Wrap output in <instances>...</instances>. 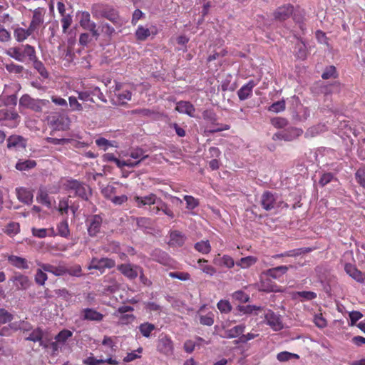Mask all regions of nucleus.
I'll list each match as a JSON object with an SVG mask.
<instances>
[{"label": "nucleus", "mask_w": 365, "mask_h": 365, "mask_svg": "<svg viewBox=\"0 0 365 365\" xmlns=\"http://www.w3.org/2000/svg\"><path fill=\"white\" fill-rule=\"evenodd\" d=\"M207 262L208 261L203 258L197 260L200 270L209 276H213L216 273V269L213 266L207 264Z\"/></svg>", "instance_id": "nucleus-34"}, {"label": "nucleus", "mask_w": 365, "mask_h": 365, "mask_svg": "<svg viewBox=\"0 0 365 365\" xmlns=\"http://www.w3.org/2000/svg\"><path fill=\"white\" fill-rule=\"evenodd\" d=\"M264 319L266 323L274 331L282 329L283 324L279 316L276 314L274 312L267 310L264 313Z\"/></svg>", "instance_id": "nucleus-15"}, {"label": "nucleus", "mask_w": 365, "mask_h": 365, "mask_svg": "<svg viewBox=\"0 0 365 365\" xmlns=\"http://www.w3.org/2000/svg\"><path fill=\"white\" fill-rule=\"evenodd\" d=\"M289 270V267L286 265H281L274 268H270L262 272L265 277H268L274 279H279L284 274Z\"/></svg>", "instance_id": "nucleus-16"}, {"label": "nucleus", "mask_w": 365, "mask_h": 365, "mask_svg": "<svg viewBox=\"0 0 365 365\" xmlns=\"http://www.w3.org/2000/svg\"><path fill=\"white\" fill-rule=\"evenodd\" d=\"M46 11L43 8H37L33 11L32 19L29 28L33 33L37 32L44 21Z\"/></svg>", "instance_id": "nucleus-10"}, {"label": "nucleus", "mask_w": 365, "mask_h": 365, "mask_svg": "<svg viewBox=\"0 0 365 365\" xmlns=\"http://www.w3.org/2000/svg\"><path fill=\"white\" fill-rule=\"evenodd\" d=\"M100 28L101 32L108 36H111L115 33V29L108 23L102 22Z\"/></svg>", "instance_id": "nucleus-62"}, {"label": "nucleus", "mask_w": 365, "mask_h": 365, "mask_svg": "<svg viewBox=\"0 0 365 365\" xmlns=\"http://www.w3.org/2000/svg\"><path fill=\"white\" fill-rule=\"evenodd\" d=\"M307 48L305 43L303 41H299L295 45L294 55L300 60H305L307 57Z\"/></svg>", "instance_id": "nucleus-33"}, {"label": "nucleus", "mask_w": 365, "mask_h": 365, "mask_svg": "<svg viewBox=\"0 0 365 365\" xmlns=\"http://www.w3.org/2000/svg\"><path fill=\"white\" fill-rule=\"evenodd\" d=\"M200 322L202 325L212 326L214 324V314L209 312L206 315L200 316Z\"/></svg>", "instance_id": "nucleus-60"}, {"label": "nucleus", "mask_w": 365, "mask_h": 365, "mask_svg": "<svg viewBox=\"0 0 365 365\" xmlns=\"http://www.w3.org/2000/svg\"><path fill=\"white\" fill-rule=\"evenodd\" d=\"M245 324H239L237 326L233 327L231 329H227L225 331V337L228 339H233L236 337H239L242 335L245 330Z\"/></svg>", "instance_id": "nucleus-27"}, {"label": "nucleus", "mask_w": 365, "mask_h": 365, "mask_svg": "<svg viewBox=\"0 0 365 365\" xmlns=\"http://www.w3.org/2000/svg\"><path fill=\"white\" fill-rule=\"evenodd\" d=\"M13 315L5 309H0V325L11 322Z\"/></svg>", "instance_id": "nucleus-53"}, {"label": "nucleus", "mask_w": 365, "mask_h": 365, "mask_svg": "<svg viewBox=\"0 0 365 365\" xmlns=\"http://www.w3.org/2000/svg\"><path fill=\"white\" fill-rule=\"evenodd\" d=\"M170 244L173 246L181 247L185 241V237L182 232L175 230L170 232Z\"/></svg>", "instance_id": "nucleus-29"}, {"label": "nucleus", "mask_w": 365, "mask_h": 365, "mask_svg": "<svg viewBox=\"0 0 365 365\" xmlns=\"http://www.w3.org/2000/svg\"><path fill=\"white\" fill-rule=\"evenodd\" d=\"M129 156L135 160H139L140 163L147 158L148 155L145 153V151L140 148H133L130 151Z\"/></svg>", "instance_id": "nucleus-37"}, {"label": "nucleus", "mask_w": 365, "mask_h": 365, "mask_svg": "<svg viewBox=\"0 0 365 365\" xmlns=\"http://www.w3.org/2000/svg\"><path fill=\"white\" fill-rule=\"evenodd\" d=\"M43 339V331L41 329L36 328L34 329L26 340L31 341L33 342H40Z\"/></svg>", "instance_id": "nucleus-44"}, {"label": "nucleus", "mask_w": 365, "mask_h": 365, "mask_svg": "<svg viewBox=\"0 0 365 365\" xmlns=\"http://www.w3.org/2000/svg\"><path fill=\"white\" fill-rule=\"evenodd\" d=\"M184 200L186 202V207L188 210H193L199 205V201L190 195H185Z\"/></svg>", "instance_id": "nucleus-52"}, {"label": "nucleus", "mask_w": 365, "mask_h": 365, "mask_svg": "<svg viewBox=\"0 0 365 365\" xmlns=\"http://www.w3.org/2000/svg\"><path fill=\"white\" fill-rule=\"evenodd\" d=\"M36 165V161L34 160H19L16 163L15 168L19 171H26L34 168Z\"/></svg>", "instance_id": "nucleus-30"}, {"label": "nucleus", "mask_w": 365, "mask_h": 365, "mask_svg": "<svg viewBox=\"0 0 365 365\" xmlns=\"http://www.w3.org/2000/svg\"><path fill=\"white\" fill-rule=\"evenodd\" d=\"M303 130L295 127H289L283 130L279 131L274 134L273 140H283L285 141H292L301 136Z\"/></svg>", "instance_id": "nucleus-5"}, {"label": "nucleus", "mask_w": 365, "mask_h": 365, "mask_svg": "<svg viewBox=\"0 0 365 365\" xmlns=\"http://www.w3.org/2000/svg\"><path fill=\"white\" fill-rule=\"evenodd\" d=\"M276 199L274 195L269 192H264L261 197V205L267 211L271 210L274 207Z\"/></svg>", "instance_id": "nucleus-22"}, {"label": "nucleus", "mask_w": 365, "mask_h": 365, "mask_svg": "<svg viewBox=\"0 0 365 365\" xmlns=\"http://www.w3.org/2000/svg\"><path fill=\"white\" fill-rule=\"evenodd\" d=\"M32 62L34 63V68L38 71V72L42 77H43L44 78L48 77V73L41 61H38L36 58V60H34Z\"/></svg>", "instance_id": "nucleus-45"}, {"label": "nucleus", "mask_w": 365, "mask_h": 365, "mask_svg": "<svg viewBox=\"0 0 365 365\" xmlns=\"http://www.w3.org/2000/svg\"><path fill=\"white\" fill-rule=\"evenodd\" d=\"M66 188L68 192H74V195L84 200H88L91 195V190L88 185L76 180H68Z\"/></svg>", "instance_id": "nucleus-3"}, {"label": "nucleus", "mask_w": 365, "mask_h": 365, "mask_svg": "<svg viewBox=\"0 0 365 365\" xmlns=\"http://www.w3.org/2000/svg\"><path fill=\"white\" fill-rule=\"evenodd\" d=\"M40 267L43 271L52 273L58 277L63 276L68 272V269L62 265L54 266L50 264H41Z\"/></svg>", "instance_id": "nucleus-23"}, {"label": "nucleus", "mask_w": 365, "mask_h": 365, "mask_svg": "<svg viewBox=\"0 0 365 365\" xmlns=\"http://www.w3.org/2000/svg\"><path fill=\"white\" fill-rule=\"evenodd\" d=\"M34 33L30 31V29H24L17 26L14 29V37L17 42H23L26 40Z\"/></svg>", "instance_id": "nucleus-24"}, {"label": "nucleus", "mask_w": 365, "mask_h": 365, "mask_svg": "<svg viewBox=\"0 0 365 365\" xmlns=\"http://www.w3.org/2000/svg\"><path fill=\"white\" fill-rule=\"evenodd\" d=\"M314 322L315 325L320 329L324 328L327 325V322L325 318H324L322 313L315 314Z\"/></svg>", "instance_id": "nucleus-63"}, {"label": "nucleus", "mask_w": 365, "mask_h": 365, "mask_svg": "<svg viewBox=\"0 0 365 365\" xmlns=\"http://www.w3.org/2000/svg\"><path fill=\"white\" fill-rule=\"evenodd\" d=\"M0 100L3 101L5 106H15L17 104V96L12 94L4 98L2 95L0 96Z\"/></svg>", "instance_id": "nucleus-55"}, {"label": "nucleus", "mask_w": 365, "mask_h": 365, "mask_svg": "<svg viewBox=\"0 0 365 365\" xmlns=\"http://www.w3.org/2000/svg\"><path fill=\"white\" fill-rule=\"evenodd\" d=\"M0 121H6L4 125L16 128L20 121V116L14 110L7 108L0 109Z\"/></svg>", "instance_id": "nucleus-7"}, {"label": "nucleus", "mask_w": 365, "mask_h": 365, "mask_svg": "<svg viewBox=\"0 0 365 365\" xmlns=\"http://www.w3.org/2000/svg\"><path fill=\"white\" fill-rule=\"evenodd\" d=\"M7 148L24 149L26 148V140L21 135H12L7 139Z\"/></svg>", "instance_id": "nucleus-19"}, {"label": "nucleus", "mask_w": 365, "mask_h": 365, "mask_svg": "<svg viewBox=\"0 0 365 365\" xmlns=\"http://www.w3.org/2000/svg\"><path fill=\"white\" fill-rule=\"evenodd\" d=\"M58 235L61 237L67 238L70 235L68 223L66 220L60 222L57 225Z\"/></svg>", "instance_id": "nucleus-40"}, {"label": "nucleus", "mask_w": 365, "mask_h": 365, "mask_svg": "<svg viewBox=\"0 0 365 365\" xmlns=\"http://www.w3.org/2000/svg\"><path fill=\"white\" fill-rule=\"evenodd\" d=\"M312 250V249L309 247L297 248L285 252V255H287V257H296L299 255L310 252Z\"/></svg>", "instance_id": "nucleus-43"}, {"label": "nucleus", "mask_w": 365, "mask_h": 365, "mask_svg": "<svg viewBox=\"0 0 365 365\" xmlns=\"http://www.w3.org/2000/svg\"><path fill=\"white\" fill-rule=\"evenodd\" d=\"M16 290H26L31 284V282L28 276L20 272H15L10 278Z\"/></svg>", "instance_id": "nucleus-12"}, {"label": "nucleus", "mask_w": 365, "mask_h": 365, "mask_svg": "<svg viewBox=\"0 0 365 365\" xmlns=\"http://www.w3.org/2000/svg\"><path fill=\"white\" fill-rule=\"evenodd\" d=\"M217 307L221 313L227 314L232 310V306L227 300H220L217 304Z\"/></svg>", "instance_id": "nucleus-51"}, {"label": "nucleus", "mask_w": 365, "mask_h": 365, "mask_svg": "<svg viewBox=\"0 0 365 365\" xmlns=\"http://www.w3.org/2000/svg\"><path fill=\"white\" fill-rule=\"evenodd\" d=\"M117 193V187L113 185H108L102 190V194L103 196L108 199L111 200Z\"/></svg>", "instance_id": "nucleus-46"}, {"label": "nucleus", "mask_w": 365, "mask_h": 365, "mask_svg": "<svg viewBox=\"0 0 365 365\" xmlns=\"http://www.w3.org/2000/svg\"><path fill=\"white\" fill-rule=\"evenodd\" d=\"M259 290L267 293L278 292L280 291V288L271 278L265 277L262 274L259 284Z\"/></svg>", "instance_id": "nucleus-14"}, {"label": "nucleus", "mask_w": 365, "mask_h": 365, "mask_svg": "<svg viewBox=\"0 0 365 365\" xmlns=\"http://www.w3.org/2000/svg\"><path fill=\"white\" fill-rule=\"evenodd\" d=\"M48 123L55 130H66L69 128L70 120L63 115L56 113L48 118Z\"/></svg>", "instance_id": "nucleus-6"}, {"label": "nucleus", "mask_w": 365, "mask_h": 365, "mask_svg": "<svg viewBox=\"0 0 365 365\" xmlns=\"http://www.w3.org/2000/svg\"><path fill=\"white\" fill-rule=\"evenodd\" d=\"M194 247L197 252L203 255H207L211 251V245L208 240H201L200 242H197L195 244Z\"/></svg>", "instance_id": "nucleus-38"}, {"label": "nucleus", "mask_w": 365, "mask_h": 365, "mask_svg": "<svg viewBox=\"0 0 365 365\" xmlns=\"http://www.w3.org/2000/svg\"><path fill=\"white\" fill-rule=\"evenodd\" d=\"M293 11L294 6L287 4L278 7L273 13V16L275 20L284 21L292 15Z\"/></svg>", "instance_id": "nucleus-13"}, {"label": "nucleus", "mask_w": 365, "mask_h": 365, "mask_svg": "<svg viewBox=\"0 0 365 365\" xmlns=\"http://www.w3.org/2000/svg\"><path fill=\"white\" fill-rule=\"evenodd\" d=\"M50 103L47 99H38L31 97L29 94L23 95L19 99V106L31 110L41 113L43 107L47 106Z\"/></svg>", "instance_id": "nucleus-2"}, {"label": "nucleus", "mask_w": 365, "mask_h": 365, "mask_svg": "<svg viewBox=\"0 0 365 365\" xmlns=\"http://www.w3.org/2000/svg\"><path fill=\"white\" fill-rule=\"evenodd\" d=\"M272 125L277 128H283L288 124V121L284 118L276 117L271 120Z\"/></svg>", "instance_id": "nucleus-56"}, {"label": "nucleus", "mask_w": 365, "mask_h": 365, "mask_svg": "<svg viewBox=\"0 0 365 365\" xmlns=\"http://www.w3.org/2000/svg\"><path fill=\"white\" fill-rule=\"evenodd\" d=\"M336 77V70L334 66H329L327 67L322 75V78L325 80Z\"/></svg>", "instance_id": "nucleus-50"}, {"label": "nucleus", "mask_w": 365, "mask_h": 365, "mask_svg": "<svg viewBox=\"0 0 365 365\" xmlns=\"http://www.w3.org/2000/svg\"><path fill=\"white\" fill-rule=\"evenodd\" d=\"M73 336V332L68 329L61 330L56 336L55 340L61 344H65L67 340Z\"/></svg>", "instance_id": "nucleus-42"}, {"label": "nucleus", "mask_w": 365, "mask_h": 365, "mask_svg": "<svg viewBox=\"0 0 365 365\" xmlns=\"http://www.w3.org/2000/svg\"><path fill=\"white\" fill-rule=\"evenodd\" d=\"M6 53L11 58H13L19 62H24V55H22L21 46L11 47L6 51Z\"/></svg>", "instance_id": "nucleus-35"}, {"label": "nucleus", "mask_w": 365, "mask_h": 365, "mask_svg": "<svg viewBox=\"0 0 365 365\" xmlns=\"http://www.w3.org/2000/svg\"><path fill=\"white\" fill-rule=\"evenodd\" d=\"M83 363L86 365H101L104 364V359H97L91 354V356L85 359Z\"/></svg>", "instance_id": "nucleus-64"}, {"label": "nucleus", "mask_w": 365, "mask_h": 365, "mask_svg": "<svg viewBox=\"0 0 365 365\" xmlns=\"http://www.w3.org/2000/svg\"><path fill=\"white\" fill-rule=\"evenodd\" d=\"M4 66L8 72L15 74H20L24 70V67L22 66L16 64L13 62H11L10 63H6Z\"/></svg>", "instance_id": "nucleus-49"}, {"label": "nucleus", "mask_w": 365, "mask_h": 365, "mask_svg": "<svg viewBox=\"0 0 365 365\" xmlns=\"http://www.w3.org/2000/svg\"><path fill=\"white\" fill-rule=\"evenodd\" d=\"M285 109V102L284 100L273 103L269 108V110L275 113L283 111Z\"/></svg>", "instance_id": "nucleus-61"}, {"label": "nucleus", "mask_w": 365, "mask_h": 365, "mask_svg": "<svg viewBox=\"0 0 365 365\" xmlns=\"http://www.w3.org/2000/svg\"><path fill=\"white\" fill-rule=\"evenodd\" d=\"M61 16L62 18L61 19V22L62 24L63 32L66 33L68 29L71 26L72 24V16L70 14H66Z\"/></svg>", "instance_id": "nucleus-59"}, {"label": "nucleus", "mask_w": 365, "mask_h": 365, "mask_svg": "<svg viewBox=\"0 0 365 365\" xmlns=\"http://www.w3.org/2000/svg\"><path fill=\"white\" fill-rule=\"evenodd\" d=\"M299 355L288 351H282L277 355V359L281 362L287 361L292 359H299Z\"/></svg>", "instance_id": "nucleus-48"}, {"label": "nucleus", "mask_w": 365, "mask_h": 365, "mask_svg": "<svg viewBox=\"0 0 365 365\" xmlns=\"http://www.w3.org/2000/svg\"><path fill=\"white\" fill-rule=\"evenodd\" d=\"M103 314L94 309L86 308L81 311V318L83 320L101 322L103 319Z\"/></svg>", "instance_id": "nucleus-20"}, {"label": "nucleus", "mask_w": 365, "mask_h": 365, "mask_svg": "<svg viewBox=\"0 0 365 365\" xmlns=\"http://www.w3.org/2000/svg\"><path fill=\"white\" fill-rule=\"evenodd\" d=\"M16 195L18 199L26 204H29L32 202L33 194L26 188L19 187L16 189Z\"/></svg>", "instance_id": "nucleus-28"}, {"label": "nucleus", "mask_w": 365, "mask_h": 365, "mask_svg": "<svg viewBox=\"0 0 365 365\" xmlns=\"http://www.w3.org/2000/svg\"><path fill=\"white\" fill-rule=\"evenodd\" d=\"M175 110L181 113H185L189 116H193L195 111L194 106L188 102L181 101L177 103Z\"/></svg>", "instance_id": "nucleus-26"}, {"label": "nucleus", "mask_w": 365, "mask_h": 365, "mask_svg": "<svg viewBox=\"0 0 365 365\" xmlns=\"http://www.w3.org/2000/svg\"><path fill=\"white\" fill-rule=\"evenodd\" d=\"M356 182L364 188H365V168H359L355 173Z\"/></svg>", "instance_id": "nucleus-57"}, {"label": "nucleus", "mask_w": 365, "mask_h": 365, "mask_svg": "<svg viewBox=\"0 0 365 365\" xmlns=\"http://www.w3.org/2000/svg\"><path fill=\"white\" fill-rule=\"evenodd\" d=\"M157 349L166 356L173 355L174 347L170 337L167 335H161L158 341Z\"/></svg>", "instance_id": "nucleus-11"}, {"label": "nucleus", "mask_w": 365, "mask_h": 365, "mask_svg": "<svg viewBox=\"0 0 365 365\" xmlns=\"http://www.w3.org/2000/svg\"><path fill=\"white\" fill-rule=\"evenodd\" d=\"M138 328L142 335L146 338L150 337L151 332L155 329V325L149 322L140 324Z\"/></svg>", "instance_id": "nucleus-41"}, {"label": "nucleus", "mask_w": 365, "mask_h": 365, "mask_svg": "<svg viewBox=\"0 0 365 365\" xmlns=\"http://www.w3.org/2000/svg\"><path fill=\"white\" fill-rule=\"evenodd\" d=\"M91 12L96 19L105 18L115 25H121L118 11L112 7L95 5L92 7Z\"/></svg>", "instance_id": "nucleus-1"}, {"label": "nucleus", "mask_w": 365, "mask_h": 365, "mask_svg": "<svg viewBox=\"0 0 365 365\" xmlns=\"http://www.w3.org/2000/svg\"><path fill=\"white\" fill-rule=\"evenodd\" d=\"M150 29L140 25L135 32V36L138 41H145L150 36Z\"/></svg>", "instance_id": "nucleus-39"}, {"label": "nucleus", "mask_w": 365, "mask_h": 365, "mask_svg": "<svg viewBox=\"0 0 365 365\" xmlns=\"http://www.w3.org/2000/svg\"><path fill=\"white\" fill-rule=\"evenodd\" d=\"M157 196L156 195L151 193L147 196L140 197L135 196L134 201L135 202L138 207H141L145 205H154L156 202Z\"/></svg>", "instance_id": "nucleus-25"}, {"label": "nucleus", "mask_w": 365, "mask_h": 365, "mask_svg": "<svg viewBox=\"0 0 365 365\" xmlns=\"http://www.w3.org/2000/svg\"><path fill=\"white\" fill-rule=\"evenodd\" d=\"M141 267L130 263L120 264L117 266V269L126 278L133 280L138 276Z\"/></svg>", "instance_id": "nucleus-9"}, {"label": "nucleus", "mask_w": 365, "mask_h": 365, "mask_svg": "<svg viewBox=\"0 0 365 365\" xmlns=\"http://www.w3.org/2000/svg\"><path fill=\"white\" fill-rule=\"evenodd\" d=\"M257 262V258L254 256H247L245 257L241 258L239 261L236 262L237 266L242 268L247 269L255 264Z\"/></svg>", "instance_id": "nucleus-36"}, {"label": "nucleus", "mask_w": 365, "mask_h": 365, "mask_svg": "<svg viewBox=\"0 0 365 365\" xmlns=\"http://www.w3.org/2000/svg\"><path fill=\"white\" fill-rule=\"evenodd\" d=\"M20 231V225L17 222H10L5 228V233L8 235L12 236L18 234Z\"/></svg>", "instance_id": "nucleus-47"}, {"label": "nucleus", "mask_w": 365, "mask_h": 365, "mask_svg": "<svg viewBox=\"0 0 365 365\" xmlns=\"http://www.w3.org/2000/svg\"><path fill=\"white\" fill-rule=\"evenodd\" d=\"M69 106L72 111H81L83 110L82 105L78 101L77 98L74 96L68 98Z\"/></svg>", "instance_id": "nucleus-58"}, {"label": "nucleus", "mask_w": 365, "mask_h": 365, "mask_svg": "<svg viewBox=\"0 0 365 365\" xmlns=\"http://www.w3.org/2000/svg\"><path fill=\"white\" fill-rule=\"evenodd\" d=\"M42 268L37 269L35 275V282L39 285H43L47 280V274L44 272Z\"/></svg>", "instance_id": "nucleus-54"}, {"label": "nucleus", "mask_w": 365, "mask_h": 365, "mask_svg": "<svg viewBox=\"0 0 365 365\" xmlns=\"http://www.w3.org/2000/svg\"><path fill=\"white\" fill-rule=\"evenodd\" d=\"M115 266V261L111 258L102 257L100 259V265L94 266V269L99 270L101 273L106 268L111 269Z\"/></svg>", "instance_id": "nucleus-32"}, {"label": "nucleus", "mask_w": 365, "mask_h": 365, "mask_svg": "<svg viewBox=\"0 0 365 365\" xmlns=\"http://www.w3.org/2000/svg\"><path fill=\"white\" fill-rule=\"evenodd\" d=\"M256 86V83L253 80L249 81L246 84L242 86L237 91V96L240 101H245L252 95V90Z\"/></svg>", "instance_id": "nucleus-18"}, {"label": "nucleus", "mask_w": 365, "mask_h": 365, "mask_svg": "<svg viewBox=\"0 0 365 365\" xmlns=\"http://www.w3.org/2000/svg\"><path fill=\"white\" fill-rule=\"evenodd\" d=\"M22 55H24V62L27 58L30 61L36 60L37 58L35 48L29 44L21 45Z\"/></svg>", "instance_id": "nucleus-31"}, {"label": "nucleus", "mask_w": 365, "mask_h": 365, "mask_svg": "<svg viewBox=\"0 0 365 365\" xmlns=\"http://www.w3.org/2000/svg\"><path fill=\"white\" fill-rule=\"evenodd\" d=\"M344 270L347 274L358 282L363 283L365 280L364 274L357 267L351 263L344 265Z\"/></svg>", "instance_id": "nucleus-17"}, {"label": "nucleus", "mask_w": 365, "mask_h": 365, "mask_svg": "<svg viewBox=\"0 0 365 365\" xmlns=\"http://www.w3.org/2000/svg\"><path fill=\"white\" fill-rule=\"evenodd\" d=\"M86 222L89 236L96 237L101 231L103 218L100 215H93L88 217Z\"/></svg>", "instance_id": "nucleus-8"}, {"label": "nucleus", "mask_w": 365, "mask_h": 365, "mask_svg": "<svg viewBox=\"0 0 365 365\" xmlns=\"http://www.w3.org/2000/svg\"><path fill=\"white\" fill-rule=\"evenodd\" d=\"M7 260L11 265L17 269H28L29 268V262L26 258L11 255L8 257Z\"/></svg>", "instance_id": "nucleus-21"}, {"label": "nucleus", "mask_w": 365, "mask_h": 365, "mask_svg": "<svg viewBox=\"0 0 365 365\" xmlns=\"http://www.w3.org/2000/svg\"><path fill=\"white\" fill-rule=\"evenodd\" d=\"M79 24L83 29L89 31L96 40L99 38L100 33L97 29V25L94 21H91L88 11H84L81 13Z\"/></svg>", "instance_id": "nucleus-4"}]
</instances>
